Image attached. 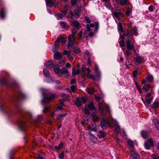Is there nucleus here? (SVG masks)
Listing matches in <instances>:
<instances>
[{
    "instance_id": "nucleus-1",
    "label": "nucleus",
    "mask_w": 159,
    "mask_h": 159,
    "mask_svg": "<svg viewBox=\"0 0 159 159\" xmlns=\"http://www.w3.org/2000/svg\"><path fill=\"white\" fill-rule=\"evenodd\" d=\"M126 37V47L128 50H127L126 52V53L127 56H128L131 53L129 50H132L134 49V47L133 45L134 40L132 38L133 36H131V32L130 31L126 30L123 33V35H121V37L123 39H125V37Z\"/></svg>"
},
{
    "instance_id": "nucleus-2",
    "label": "nucleus",
    "mask_w": 159,
    "mask_h": 159,
    "mask_svg": "<svg viewBox=\"0 0 159 159\" xmlns=\"http://www.w3.org/2000/svg\"><path fill=\"white\" fill-rule=\"evenodd\" d=\"M55 96V95L53 93H48L44 94L43 99L41 101L42 104L48 103L50 100L54 99Z\"/></svg>"
},
{
    "instance_id": "nucleus-3",
    "label": "nucleus",
    "mask_w": 159,
    "mask_h": 159,
    "mask_svg": "<svg viewBox=\"0 0 159 159\" xmlns=\"http://www.w3.org/2000/svg\"><path fill=\"white\" fill-rule=\"evenodd\" d=\"M68 41L67 45V49H71V47H73V45L76 42L75 36L69 35L68 37Z\"/></svg>"
},
{
    "instance_id": "nucleus-4",
    "label": "nucleus",
    "mask_w": 159,
    "mask_h": 159,
    "mask_svg": "<svg viewBox=\"0 0 159 159\" xmlns=\"http://www.w3.org/2000/svg\"><path fill=\"white\" fill-rule=\"evenodd\" d=\"M154 145V141L151 138H149L144 143L145 147L147 149H149L151 147H153Z\"/></svg>"
},
{
    "instance_id": "nucleus-5",
    "label": "nucleus",
    "mask_w": 159,
    "mask_h": 159,
    "mask_svg": "<svg viewBox=\"0 0 159 159\" xmlns=\"http://www.w3.org/2000/svg\"><path fill=\"white\" fill-rule=\"evenodd\" d=\"M101 125L102 128L103 129H106L107 125H108L109 127L112 128V127L109 123L108 121L104 119L102 120L101 123Z\"/></svg>"
},
{
    "instance_id": "nucleus-6",
    "label": "nucleus",
    "mask_w": 159,
    "mask_h": 159,
    "mask_svg": "<svg viewBox=\"0 0 159 159\" xmlns=\"http://www.w3.org/2000/svg\"><path fill=\"white\" fill-rule=\"evenodd\" d=\"M60 74L64 75V76L66 77H69L70 73L67 69L65 67H62L61 70Z\"/></svg>"
},
{
    "instance_id": "nucleus-7",
    "label": "nucleus",
    "mask_w": 159,
    "mask_h": 159,
    "mask_svg": "<svg viewBox=\"0 0 159 159\" xmlns=\"http://www.w3.org/2000/svg\"><path fill=\"white\" fill-rule=\"evenodd\" d=\"M88 130L97 132L98 130L97 125L95 124L92 125H89L88 127Z\"/></svg>"
},
{
    "instance_id": "nucleus-8",
    "label": "nucleus",
    "mask_w": 159,
    "mask_h": 159,
    "mask_svg": "<svg viewBox=\"0 0 159 159\" xmlns=\"http://www.w3.org/2000/svg\"><path fill=\"white\" fill-rule=\"evenodd\" d=\"M80 72L79 68L77 67V70H76V69L75 67L72 68V73L73 76L75 77L76 75L79 74Z\"/></svg>"
},
{
    "instance_id": "nucleus-9",
    "label": "nucleus",
    "mask_w": 159,
    "mask_h": 159,
    "mask_svg": "<svg viewBox=\"0 0 159 159\" xmlns=\"http://www.w3.org/2000/svg\"><path fill=\"white\" fill-rule=\"evenodd\" d=\"M56 42H60L63 44H64L66 43L65 38L59 36L57 38L56 40Z\"/></svg>"
},
{
    "instance_id": "nucleus-10",
    "label": "nucleus",
    "mask_w": 159,
    "mask_h": 159,
    "mask_svg": "<svg viewBox=\"0 0 159 159\" xmlns=\"http://www.w3.org/2000/svg\"><path fill=\"white\" fill-rule=\"evenodd\" d=\"M98 105L99 107V111L100 112L102 113L103 112V109L105 108V105L100 102L98 103Z\"/></svg>"
},
{
    "instance_id": "nucleus-11",
    "label": "nucleus",
    "mask_w": 159,
    "mask_h": 159,
    "mask_svg": "<svg viewBox=\"0 0 159 159\" xmlns=\"http://www.w3.org/2000/svg\"><path fill=\"white\" fill-rule=\"evenodd\" d=\"M75 103L77 106H81L82 105V103L80 98L79 97L77 98Z\"/></svg>"
},
{
    "instance_id": "nucleus-12",
    "label": "nucleus",
    "mask_w": 159,
    "mask_h": 159,
    "mask_svg": "<svg viewBox=\"0 0 159 159\" xmlns=\"http://www.w3.org/2000/svg\"><path fill=\"white\" fill-rule=\"evenodd\" d=\"M88 107L91 111H96V108L94 107V103L93 102H91L88 105Z\"/></svg>"
},
{
    "instance_id": "nucleus-13",
    "label": "nucleus",
    "mask_w": 159,
    "mask_h": 159,
    "mask_svg": "<svg viewBox=\"0 0 159 159\" xmlns=\"http://www.w3.org/2000/svg\"><path fill=\"white\" fill-rule=\"evenodd\" d=\"M141 134L142 137L144 139H146L148 137V133L144 130L141 131Z\"/></svg>"
},
{
    "instance_id": "nucleus-14",
    "label": "nucleus",
    "mask_w": 159,
    "mask_h": 159,
    "mask_svg": "<svg viewBox=\"0 0 159 159\" xmlns=\"http://www.w3.org/2000/svg\"><path fill=\"white\" fill-rule=\"evenodd\" d=\"M74 12L75 18H78L80 15V12L79 10L78 9L75 10Z\"/></svg>"
},
{
    "instance_id": "nucleus-15",
    "label": "nucleus",
    "mask_w": 159,
    "mask_h": 159,
    "mask_svg": "<svg viewBox=\"0 0 159 159\" xmlns=\"http://www.w3.org/2000/svg\"><path fill=\"white\" fill-rule=\"evenodd\" d=\"M131 155L134 158L136 159H139L140 156L138 153L135 152L134 151H132L131 152Z\"/></svg>"
},
{
    "instance_id": "nucleus-16",
    "label": "nucleus",
    "mask_w": 159,
    "mask_h": 159,
    "mask_svg": "<svg viewBox=\"0 0 159 159\" xmlns=\"http://www.w3.org/2000/svg\"><path fill=\"white\" fill-rule=\"evenodd\" d=\"M71 48L72 49V50L74 51L76 54H78L80 52V49L78 47H75L73 46V47H71Z\"/></svg>"
},
{
    "instance_id": "nucleus-17",
    "label": "nucleus",
    "mask_w": 159,
    "mask_h": 159,
    "mask_svg": "<svg viewBox=\"0 0 159 159\" xmlns=\"http://www.w3.org/2000/svg\"><path fill=\"white\" fill-rule=\"evenodd\" d=\"M44 75L46 77L48 78L50 76V74L49 71L46 68L43 70Z\"/></svg>"
},
{
    "instance_id": "nucleus-18",
    "label": "nucleus",
    "mask_w": 159,
    "mask_h": 159,
    "mask_svg": "<svg viewBox=\"0 0 159 159\" xmlns=\"http://www.w3.org/2000/svg\"><path fill=\"white\" fill-rule=\"evenodd\" d=\"M153 122L154 123L156 127L159 130V120L157 119H155L153 120Z\"/></svg>"
},
{
    "instance_id": "nucleus-19",
    "label": "nucleus",
    "mask_w": 159,
    "mask_h": 159,
    "mask_svg": "<svg viewBox=\"0 0 159 159\" xmlns=\"http://www.w3.org/2000/svg\"><path fill=\"white\" fill-rule=\"evenodd\" d=\"M61 55L59 52H57L54 54V57L55 59L58 60L61 58Z\"/></svg>"
},
{
    "instance_id": "nucleus-20",
    "label": "nucleus",
    "mask_w": 159,
    "mask_h": 159,
    "mask_svg": "<svg viewBox=\"0 0 159 159\" xmlns=\"http://www.w3.org/2000/svg\"><path fill=\"white\" fill-rule=\"evenodd\" d=\"M135 61L138 63H141L143 61V59L141 57L138 56L135 58Z\"/></svg>"
},
{
    "instance_id": "nucleus-21",
    "label": "nucleus",
    "mask_w": 159,
    "mask_h": 159,
    "mask_svg": "<svg viewBox=\"0 0 159 159\" xmlns=\"http://www.w3.org/2000/svg\"><path fill=\"white\" fill-rule=\"evenodd\" d=\"M52 64L53 63L52 61H48L47 63L46 67L49 69H51L52 68Z\"/></svg>"
},
{
    "instance_id": "nucleus-22",
    "label": "nucleus",
    "mask_w": 159,
    "mask_h": 159,
    "mask_svg": "<svg viewBox=\"0 0 159 159\" xmlns=\"http://www.w3.org/2000/svg\"><path fill=\"white\" fill-rule=\"evenodd\" d=\"M0 16L2 18H4L5 17V12L4 8H2L0 12Z\"/></svg>"
},
{
    "instance_id": "nucleus-23",
    "label": "nucleus",
    "mask_w": 159,
    "mask_h": 159,
    "mask_svg": "<svg viewBox=\"0 0 159 159\" xmlns=\"http://www.w3.org/2000/svg\"><path fill=\"white\" fill-rule=\"evenodd\" d=\"M98 133L99 134L98 136L100 138H103L106 136L104 132L103 131H99Z\"/></svg>"
},
{
    "instance_id": "nucleus-24",
    "label": "nucleus",
    "mask_w": 159,
    "mask_h": 159,
    "mask_svg": "<svg viewBox=\"0 0 159 159\" xmlns=\"http://www.w3.org/2000/svg\"><path fill=\"white\" fill-rule=\"evenodd\" d=\"M89 134L90 135L89 138L90 139L92 140L93 142H94L96 141L97 140V139L96 137L94 136L93 134H92L91 132H89Z\"/></svg>"
},
{
    "instance_id": "nucleus-25",
    "label": "nucleus",
    "mask_w": 159,
    "mask_h": 159,
    "mask_svg": "<svg viewBox=\"0 0 159 159\" xmlns=\"http://www.w3.org/2000/svg\"><path fill=\"white\" fill-rule=\"evenodd\" d=\"M152 99L153 98L152 97L148 98H147L146 99L145 102H143L145 104V103H146L147 104V105H149L151 103Z\"/></svg>"
},
{
    "instance_id": "nucleus-26",
    "label": "nucleus",
    "mask_w": 159,
    "mask_h": 159,
    "mask_svg": "<svg viewBox=\"0 0 159 159\" xmlns=\"http://www.w3.org/2000/svg\"><path fill=\"white\" fill-rule=\"evenodd\" d=\"M54 70L56 73L60 74L61 70L60 68L58 66H54Z\"/></svg>"
},
{
    "instance_id": "nucleus-27",
    "label": "nucleus",
    "mask_w": 159,
    "mask_h": 159,
    "mask_svg": "<svg viewBox=\"0 0 159 159\" xmlns=\"http://www.w3.org/2000/svg\"><path fill=\"white\" fill-rule=\"evenodd\" d=\"M79 30V29L77 28H74L71 31L72 34L70 35L75 36L77 31Z\"/></svg>"
},
{
    "instance_id": "nucleus-28",
    "label": "nucleus",
    "mask_w": 159,
    "mask_h": 159,
    "mask_svg": "<svg viewBox=\"0 0 159 159\" xmlns=\"http://www.w3.org/2000/svg\"><path fill=\"white\" fill-rule=\"evenodd\" d=\"M68 9L67 6H66L61 11V12L64 16H65L67 13Z\"/></svg>"
},
{
    "instance_id": "nucleus-29",
    "label": "nucleus",
    "mask_w": 159,
    "mask_h": 159,
    "mask_svg": "<svg viewBox=\"0 0 159 159\" xmlns=\"http://www.w3.org/2000/svg\"><path fill=\"white\" fill-rule=\"evenodd\" d=\"M150 86L149 84H145L143 87V90L145 91H148L149 89Z\"/></svg>"
},
{
    "instance_id": "nucleus-30",
    "label": "nucleus",
    "mask_w": 159,
    "mask_h": 159,
    "mask_svg": "<svg viewBox=\"0 0 159 159\" xmlns=\"http://www.w3.org/2000/svg\"><path fill=\"white\" fill-rule=\"evenodd\" d=\"M159 106V103L157 102H154L152 106V108L154 109L157 108Z\"/></svg>"
},
{
    "instance_id": "nucleus-31",
    "label": "nucleus",
    "mask_w": 159,
    "mask_h": 159,
    "mask_svg": "<svg viewBox=\"0 0 159 159\" xmlns=\"http://www.w3.org/2000/svg\"><path fill=\"white\" fill-rule=\"evenodd\" d=\"M72 24L74 25V28H77L79 29L80 25L79 22L76 20H74L72 22Z\"/></svg>"
},
{
    "instance_id": "nucleus-32",
    "label": "nucleus",
    "mask_w": 159,
    "mask_h": 159,
    "mask_svg": "<svg viewBox=\"0 0 159 159\" xmlns=\"http://www.w3.org/2000/svg\"><path fill=\"white\" fill-rule=\"evenodd\" d=\"M118 30L120 32H123V27L121 23L119 22L118 25Z\"/></svg>"
},
{
    "instance_id": "nucleus-33",
    "label": "nucleus",
    "mask_w": 159,
    "mask_h": 159,
    "mask_svg": "<svg viewBox=\"0 0 159 159\" xmlns=\"http://www.w3.org/2000/svg\"><path fill=\"white\" fill-rule=\"evenodd\" d=\"M146 79L148 82L150 83H151L153 81V78L152 75H149L148 76Z\"/></svg>"
},
{
    "instance_id": "nucleus-34",
    "label": "nucleus",
    "mask_w": 159,
    "mask_h": 159,
    "mask_svg": "<svg viewBox=\"0 0 159 159\" xmlns=\"http://www.w3.org/2000/svg\"><path fill=\"white\" fill-rule=\"evenodd\" d=\"M132 34L135 36H136L137 34V28L135 26L133 27V31H132Z\"/></svg>"
},
{
    "instance_id": "nucleus-35",
    "label": "nucleus",
    "mask_w": 159,
    "mask_h": 159,
    "mask_svg": "<svg viewBox=\"0 0 159 159\" xmlns=\"http://www.w3.org/2000/svg\"><path fill=\"white\" fill-rule=\"evenodd\" d=\"M115 125L116 126L115 130L117 133H119L120 130V126L117 124V123H116Z\"/></svg>"
},
{
    "instance_id": "nucleus-36",
    "label": "nucleus",
    "mask_w": 159,
    "mask_h": 159,
    "mask_svg": "<svg viewBox=\"0 0 159 159\" xmlns=\"http://www.w3.org/2000/svg\"><path fill=\"white\" fill-rule=\"evenodd\" d=\"M46 4L49 7H52L53 5L52 2L50 0H47L46 1Z\"/></svg>"
},
{
    "instance_id": "nucleus-37",
    "label": "nucleus",
    "mask_w": 159,
    "mask_h": 159,
    "mask_svg": "<svg viewBox=\"0 0 159 159\" xmlns=\"http://www.w3.org/2000/svg\"><path fill=\"white\" fill-rule=\"evenodd\" d=\"M113 14H114V15L115 16V17H116V18L119 17L121 15V13L120 12H118L117 11L114 12Z\"/></svg>"
},
{
    "instance_id": "nucleus-38",
    "label": "nucleus",
    "mask_w": 159,
    "mask_h": 159,
    "mask_svg": "<svg viewBox=\"0 0 159 159\" xmlns=\"http://www.w3.org/2000/svg\"><path fill=\"white\" fill-rule=\"evenodd\" d=\"M55 16H57L58 20L61 19L63 17V15H62V14L60 13L56 14H55Z\"/></svg>"
},
{
    "instance_id": "nucleus-39",
    "label": "nucleus",
    "mask_w": 159,
    "mask_h": 159,
    "mask_svg": "<svg viewBox=\"0 0 159 159\" xmlns=\"http://www.w3.org/2000/svg\"><path fill=\"white\" fill-rule=\"evenodd\" d=\"M66 114L63 113L59 115L57 117V120H60L61 118L63 116H65L66 115Z\"/></svg>"
},
{
    "instance_id": "nucleus-40",
    "label": "nucleus",
    "mask_w": 159,
    "mask_h": 159,
    "mask_svg": "<svg viewBox=\"0 0 159 159\" xmlns=\"http://www.w3.org/2000/svg\"><path fill=\"white\" fill-rule=\"evenodd\" d=\"M20 127L22 129H25L26 128V125L25 122L24 121H22L20 124Z\"/></svg>"
},
{
    "instance_id": "nucleus-41",
    "label": "nucleus",
    "mask_w": 159,
    "mask_h": 159,
    "mask_svg": "<svg viewBox=\"0 0 159 159\" xmlns=\"http://www.w3.org/2000/svg\"><path fill=\"white\" fill-rule=\"evenodd\" d=\"M16 151L15 150H11L10 151V157L11 159L12 158L11 156L14 155L16 152Z\"/></svg>"
},
{
    "instance_id": "nucleus-42",
    "label": "nucleus",
    "mask_w": 159,
    "mask_h": 159,
    "mask_svg": "<svg viewBox=\"0 0 159 159\" xmlns=\"http://www.w3.org/2000/svg\"><path fill=\"white\" fill-rule=\"evenodd\" d=\"M128 144L131 148H133L134 147V143L132 141L129 140L127 142Z\"/></svg>"
},
{
    "instance_id": "nucleus-43",
    "label": "nucleus",
    "mask_w": 159,
    "mask_h": 159,
    "mask_svg": "<svg viewBox=\"0 0 159 159\" xmlns=\"http://www.w3.org/2000/svg\"><path fill=\"white\" fill-rule=\"evenodd\" d=\"M88 92L89 94H92L94 92V89L93 88H89L88 89Z\"/></svg>"
},
{
    "instance_id": "nucleus-44",
    "label": "nucleus",
    "mask_w": 159,
    "mask_h": 159,
    "mask_svg": "<svg viewBox=\"0 0 159 159\" xmlns=\"http://www.w3.org/2000/svg\"><path fill=\"white\" fill-rule=\"evenodd\" d=\"M87 76L89 78H90V79H92L93 80H95V77L91 75L90 74H87Z\"/></svg>"
},
{
    "instance_id": "nucleus-45",
    "label": "nucleus",
    "mask_w": 159,
    "mask_h": 159,
    "mask_svg": "<svg viewBox=\"0 0 159 159\" xmlns=\"http://www.w3.org/2000/svg\"><path fill=\"white\" fill-rule=\"evenodd\" d=\"M80 98L81 99V102H82L83 103L85 104L87 102V100L85 98L83 97Z\"/></svg>"
},
{
    "instance_id": "nucleus-46",
    "label": "nucleus",
    "mask_w": 159,
    "mask_h": 159,
    "mask_svg": "<svg viewBox=\"0 0 159 159\" xmlns=\"http://www.w3.org/2000/svg\"><path fill=\"white\" fill-rule=\"evenodd\" d=\"M105 109L108 112L110 113L111 112V110L110 109V107L107 104L105 105Z\"/></svg>"
},
{
    "instance_id": "nucleus-47",
    "label": "nucleus",
    "mask_w": 159,
    "mask_h": 159,
    "mask_svg": "<svg viewBox=\"0 0 159 159\" xmlns=\"http://www.w3.org/2000/svg\"><path fill=\"white\" fill-rule=\"evenodd\" d=\"M120 46L121 47H124L125 45V43L123 40H121L119 42Z\"/></svg>"
},
{
    "instance_id": "nucleus-48",
    "label": "nucleus",
    "mask_w": 159,
    "mask_h": 159,
    "mask_svg": "<svg viewBox=\"0 0 159 159\" xmlns=\"http://www.w3.org/2000/svg\"><path fill=\"white\" fill-rule=\"evenodd\" d=\"M152 156V159H159V155H157L155 154H153Z\"/></svg>"
},
{
    "instance_id": "nucleus-49",
    "label": "nucleus",
    "mask_w": 159,
    "mask_h": 159,
    "mask_svg": "<svg viewBox=\"0 0 159 159\" xmlns=\"http://www.w3.org/2000/svg\"><path fill=\"white\" fill-rule=\"evenodd\" d=\"M50 109V107H45L44 108V109L43 110V111L44 112L46 113H47L48 111H49Z\"/></svg>"
},
{
    "instance_id": "nucleus-50",
    "label": "nucleus",
    "mask_w": 159,
    "mask_h": 159,
    "mask_svg": "<svg viewBox=\"0 0 159 159\" xmlns=\"http://www.w3.org/2000/svg\"><path fill=\"white\" fill-rule=\"evenodd\" d=\"M59 159H64V153L62 152L61 153L59 156Z\"/></svg>"
},
{
    "instance_id": "nucleus-51",
    "label": "nucleus",
    "mask_w": 159,
    "mask_h": 159,
    "mask_svg": "<svg viewBox=\"0 0 159 159\" xmlns=\"http://www.w3.org/2000/svg\"><path fill=\"white\" fill-rule=\"evenodd\" d=\"M60 25L61 26V27L63 28H65L66 26V23L64 22H61Z\"/></svg>"
},
{
    "instance_id": "nucleus-52",
    "label": "nucleus",
    "mask_w": 159,
    "mask_h": 159,
    "mask_svg": "<svg viewBox=\"0 0 159 159\" xmlns=\"http://www.w3.org/2000/svg\"><path fill=\"white\" fill-rule=\"evenodd\" d=\"M138 74V71L137 70H135L134 71L133 73V75L134 77H136L137 75Z\"/></svg>"
},
{
    "instance_id": "nucleus-53",
    "label": "nucleus",
    "mask_w": 159,
    "mask_h": 159,
    "mask_svg": "<svg viewBox=\"0 0 159 159\" xmlns=\"http://www.w3.org/2000/svg\"><path fill=\"white\" fill-rule=\"evenodd\" d=\"M58 42H56V40L54 44V47L55 48H57L59 46V43Z\"/></svg>"
},
{
    "instance_id": "nucleus-54",
    "label": "nucleus",
    "mask_w": 159,
    "mask_h": 159,
    "mask_svg": "<svg viewBox=\"0 0 159 159\" xmlns=\"http://www.w3.org/2000/svg\"><path fill=\"white\" fill-rule=\"evenodd\" d=\"M65 62L64 61H61L59 62L58 64L60 66H62L65 64Z\"/></svg>"
},
{
    "instance_id": "nucleus-55",
    "label": "nucleus",
    "mask_w": 159,
    "mask_h": 159,
    "mask_svg": "<svg viewBox=\"0 0 159 159\" xmlns=\"http://www.w3.org/2000/svg\"><path fill=\"white\" fill-rule=\"evenodd\" d=\"M77 1L76 0H71V3L73 6H74L76 3Z\"/></svg>"
},
{
    "instance_id": "nucleus-56",
    "label": "nucleus",
    "mask_w": 159,
    "mask_h": 159,
    "mask_svg": "<svg viewBox=\"0 0 159 159\" xmlns=\"http://www.w3.org/2000/svg\"><path fill=\"white\" fill-rule=\"evenodd\" d=\"M85 19L88 22V23H90L91 22V20L88 17L86 16H85Z\"/></svg>"
},
{
    "instance_id": "nucleus-57",
    "label": "nucleus",
    "mask_w": 159,
    "mask_h": 159,
    "mask_svg": "<svg viewBox=\"0 0 159 159\" xmlns=\"http://www.w3.org/2000/svg\"><path fill=\"white\" fill-rule=\"evenodd\" d=\"M74 15L73 12L72 11H70V14L69 16H68V17H69L71 19H72L73 16H74Z\"/></svg>"
},
{
    "instance_id": "nucleus-58",
    "label": "nucleus",
    "mask_w": 159,
    "mask_h": 159,
    "mask_svg": "<svg viewBox=\"0 0 159 159\" xmlns=\"http://www.w3.org/2000/svg\"><path fill=\"white\" fill-rule=\"evenodd\" d=\"M70 53V51H67L66 50H65L63 51V54L64 55H67Z\"/></svg>"
},
{
    "instance_id": "nucleus-59",
    "label": "nucleus",
    "mask_w": 159,
    "mask_h": 159,
    "mask_svg": "<svg viewBox=\"0 0 159 159\" xmlns=\"http://www.w3.org/2000/svg\"><path fill=\"white\" fill-rule=\"evenodd\" d=\"M63 145H64V144L62 142H61V143H60L58 145V149H61V148H62L63 147Z\"/></svg>"
},
{
    "instance_id": "nucleus-60",
    "label": "nucleus",
    "mask_w": 159,
    "mask_h": 159,
    "mask_svg": "<svg viewBox=\"0 0 159 159\" xmlns=\"http://www.w3.org/2000/svg\"><path fill=\"white\" fill-rule=\"evenodd\" d=\"M76 88V86L74 85H72L70 87V88L73 92H74L75 91Z\"/></svg>"
},
{
    "instance_id": "nucleus-61",
    "label": "nucleus",
    "mask_w": 159,
    "mask_h": 159,
    "mask_svg": "<svg viewBox=\"0 0 159 159\" xmlns=\"http://www.w3.org/2000/svg\"><path fill=\"white\" fill-rule=\"evenodd\" d=\"M82 31H81L79 32L78 33V34L79 35V38L78 39H81V38L82 37Z\"/></svg>"
},
{
    "instance_id": "nucleus-62",
    "label": "nucleus",
    "mask_w": 159,
    "mask_h": 159,
    "mask_svg": "<svg viewBox=\"0 0 159 159\" xmlns=\"http://www.w3.org/2000/svg\"><path fill=\"white\" fill-rule=\"evenodd\" d=\"M154 7L152 5H151L148 8L149 10L151 12H152L153 11Z\"/></svg>"
},
{
    "instance_id": "nucleus-63",
    "label": "nucleus",
    "mask_w": 159,
    "mask_h": 159,
    "mask_svg": "<svg viewBox=\"0 0 159 159\" xmlns=\"http://www.w3.org/2000/svg\"><path fill=\"white\" fill-rule=\"evenodd\" d=\"M84 112L85 114L87 115L89 114L90 113L89 111V109L87 108H85V109Z\"/></svg>"
},
{
    "instance_id": "nucleus-64",
    "label": "nucleus",
    "mask_w": 159,
    "mask_h": 159,
    "mask_svg": "<svg viewBox=\"0 0 159 159\" xmlns=\"http://www.w3.org/2000/svg\"><path fill=\"white\" fill-rule=\"evenodd\" d=\"M37 159H44V158L43 157L41 156V155H38L37 157H36Z\"/></svg>"
}]
</instances>
